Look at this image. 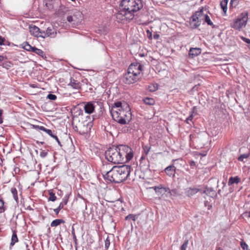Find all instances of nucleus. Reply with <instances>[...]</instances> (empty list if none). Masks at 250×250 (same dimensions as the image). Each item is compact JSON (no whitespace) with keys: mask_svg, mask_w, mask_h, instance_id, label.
<instances>
[{"mask_svg":"<svg viewBox=\"0 0 250 250\" xmlns=\"http://www.w3.org/2000/svg\"><path fill=\"white\" fill-rule=\"evenodd\" d=\"M142 7L141 0H122L119 4V9L124 10L128 13L129 20H132L134 13Z\"/></svg>","mask_w":250,"mask_h":250,"instance_id":"obj_3","label":"nucleus"},{"mask_svg":"<svg viewBox=\"0 0 250 250\" xmlns=\"http://www.w3.org/2000/svg\"><path fill=\"white\" fill-rule=\"evenodd\" d=\"M216 250H223L221 248L219 247V248H218Z\"/></svg>","mask_w":250,"mask_h":250,"instance_id":"obj_63","label":"nucleus"},{"mask_svg":"<svg viewBox=\"0 0 250 250\" xmlns=\"http://www.w3.org/2000/svg\"><path fill=\"white\" fill-rule=\"evenodd\" d=\"M194 14L198 17V20H199V21H201L204 20V16H205L206 15L203 13L202 9H201L200 11H196L195 12Z\"/></svg>","mask_w":250,"mask_h":250,"instance_id":"obj_26","label":"nucleus"},{"mask_svg":"<svg viewBox=\"0 0 250 250\" xmlns=\"http://www.w3.org/2000/svg\"><path fill=\"white\" fill-rule=\"evenodd\" d=\"M38 37H41L43 38H45L48 37L47 36V34H46V31H45L44 30H40L39 36H38Z\"/></svg>","mask_w":250,"mask_h":250,"instance_id":"obj_42","label":"nucleus"},{"mask_svg":"<svg viewBox=\"0 0 250 250\" xmlns=\"http://www.w3.org/2000/svg\"><path fill=\"white\" fill-rule=\"evenodd\" d=\"M158 86L156 83H151L148 86V90L150 92H154L158 89Z\"/></svg>","mask_w":250,"mask_h":250,"instance_id":"obj_29","label":"nucleus"},{"mask_svg":"<svg viewBox=\"0 0 250 250\" xmlns=\"http://www.w3.org/2000/svg\"><path fill=\"white\" fill-rule=\"evenodd\" d=\"M29 29L31 34L36 37L39 36L41 29L39 27L36 26H30Z\"/></svg>","mask_w":250,"mask_h":250,"instance_id":"obj_21","label":"nucleus"},{"mask_svg":"<svg viewBox=\"0 0 250 250\" xmlns=\"http://www.w3.org/2000/svg\"><path fill=\"white\" fill-rule=\"evenodd\" d=\"M68 85L72 86L73 88L77 89L80 88L81 87L80 83L77 81L72 79H71L70 82Z\"/></svg>","mask_w":250,"mask_h":250,"instance_id":"obj_24","label":"nucleus"},{"mask_svg":"<svg viewBox=\"0 0 250 250\" xmlns=\"http://www.w3.org/2000/svg\"><path fill=\"white\" fill-rule=\"evenodd\" d=\"M2 66L3 68L8 69L11 67L12 63L10 62H4V63H3Z\"/></svg>","mask_w":250,"mask_h":250,"instance_id":"obj_37","label":"nucleus"},{"mask_svg":"<svg viewBox=\"0 0 250 250\" xmlns=\"http://www.w3.org/2000/svg\"><path fill=\"white\" fill-rule=\"evenodd\" d=\"M250 156V152L249 151L248 153H244L241 154L239 157L238 158V160L241 162H245L244 160L245 159H247Z\"/></svg>","mask_w":250,"mask_h":250,"instance_id":"obj_30","label":"nucleus"},{"mask_svg":"<svg viewBox=\"0 0 250 250\" xmlns=\"http://www.w3.org/2000/svg\"><path fill=\"white\" fill-rule=\"evenodd\" d=\"M95 109V106L92 103L89 102L86 104L84 106V109L86 113L91 114L93 112Z\"/></svg>","mask_w":250,"mask_h":250,"instance_id":"obj_17","label":"nucleus"},{"mask_svg":"<svg viewBox=\"0 0 250 250\" xmlns=\"http://www.w3.org/2000/svg\"><path fill=\"white\" fill-rule=\"evenodd\" d=\"M112 167L111 164L108 162H104L103 163L100 170L104 179L107 180L108 178V174L110 172V170Z\"/></svg>","mask_w":250,"mask_h":250,"instance_id":"obj_9","label":"nucleus"},{"mask_svg":"<svg viewBox=\"0 0 250 250\" xmlns=\"http://www.w3.org/2000/svg\"><path fill=\"white\" fill-rule=\"evenodd\" d=\"M44 2L48 8L51 9L54 7L56 5V1L55 0H44Z\"/></svg>","mask_w":250,"mask_h":250,"instance_id":"obj_23","label":"nucleus"},{"mask_svg":"<svg viewBox=\"0 0 250 250\" xmlns=\"http://www.w3.org/2000/svg\"><path fill=\"white\" fill-rule=\"evenodd\" d=\"M125 220L132 219L133 221H135L136 219V216L134 214H130L125 217Z\"/></svg>","mask_w":250,"mask_h":250,"instance_id":"obj_38","label":"nucleus"},{"mask_svg":"<svg viewBox=\"0 0 250 250\" xmlns=\"http://www.w3.org/2000/svg\"><path fill=\"white\" fill-rule=\"evenodd\" d=\"M201 192L202 194L204 193L211 198H214L217 196V193L212 188H206L203 192L201 191Z\"/></svg>","mask_w":250,"mask_h":250,"instance_id":"obj_13","label":"nucleus"},{"mask_svg":"<svg viewBox=\"0 0 250 250\" xmlns=\"http://www.w3.org/2000/svg\"><path fill=\"white\" fill-rule=\"evenodd\" d=\"M140 167L144 171L148 170L149 167V162L148 159H146L144 156H142L140 160Z\"/></svg>","mask_w":250,"mask_h":250,"instance_id":"obj_10","label":"nucleus"},{"mask_svg":"<svg viewBox=\"0 0 250 250\" xmlns=\"http://www.w3.org/2000/svg\"><path fill=\"white\" fill-rule=\"evenodd\" d=\"M204 20L205 22H206L208 25L212 26V27H214V25L213 24V22L210 20L209 17L208 15H207V14L205 16H204Z\"/></svg>","mask_w":250,"mask_h":250,"instance_id":"obj_32","label":"nucleus"},{"mask_svg":"<svg viewBox=\"0 0 250 250\" xmlns=\"http://www.w3.org/2000/svg\"><path fill=\"white\" fill-rule=\"evenodd\" d=\"M116 18L118 20V21H122L125 20H129L128 19V13L124 10L120 9L116 15Z\"/></svg>","mask_w":250,"mask_h":250,"instance_id":"obj_12","label":"nucleus"},{"mask_svg":"<svg viewBox=\"0 0 250 250\" xmlns=\"http://www.w3.org/2000/svg\"><path fill=\"white\" fill-rule=\"evenodd\" d=\"M125 104L126 103L125 102L123 103L120 101L116 102L113 105L111 110H112L113 108H114V110L119 111V109L122 110L123 109H125V106H123L125 105Z\"/></svg>","mask_w":250,"mask_h":250,"instance_id":"obj_19","label":"nucleus"},{"mask_svg":"<svg viewBox=\"0 0 250 250\" xmlns=\"http://www.w3.org/2000/svg\"><path fill=\"white\" fill-rule=\"evenodd\" d=\"M45 31L48 37L54 38L57 36V30L53 26L48 27Z\"/></svg>","mask_w":250,"mask_h":250,"instance_id":"obj_16","label":"nucleus"},{"mask_svg":"<svg viewBox=\"0 0 250 250\" xmlns=\"http://www.w3.org/2000/svg\"><path fill=\"white\" fill-rule=\"evenodd\" d=\"M63 208V203H61L60 204L59 207L57 208L54 209V211L55 212L56 214L58 215L59 214L60 210L61 209Z\"/></svg>","mask_w":250,"mask_h":250,"instance_id":"obj_34","label":"nucleus"},{"mask_svg":"<svg viewBox=\"0 0 250 250\" xmlns=\"http://www.w3.org/2000/svg\"><path fill=\"white\" fill-rule=\"evenodd\" d=\"M244 215L245 216H247L249 218H250V212H245L244 213Z\"/></svg>","mask_w":250,"mask_h":250,"instance_id":"obj_58","label":"nucleus"},{"mask_svg":"<svg viewBox=\"0 0 250 250\" xmlns=\"http://www.w3.org/2000/svg\"><path fill=\"white\" fill-rule=\"evenodd\" d=\"M165 171L169 176L174 177L175 174V167L173 165L169 166L165 168Z\"/></svg>","mask_w":250,"mask_h":250,"instance_id":"obj_18","label":"nucleus"},{"mask_svg":"<svg viewBox=\"0 0 250 250\" xmlns=\"http://www.w3.org/2000/svg\"><path fill=\"white\" fill-rule=\"evenodd\" d=\"M160 37V35L158 34H155L154 35H153V38L155 40H157Z\"/></svg>","mask_w":250,"mask_h":250,"instance_id":"obj_57","label":"nucleus"},{"mask_svg":"<svg viewBox=\"0 0 250 250\" xmlns=\"http://www.w3.org/2000/svg\"><path fill=\"white\" fill-rule=\"evenodd\" d=\"M23 44V48L25 50L30 51V50L32 49V46H31L29 44H28V42H24Z\"/></svg>","mask_w":250,"mask_h":250,"instance_id":"obj_36","label":"nucleus"},{"mask_svg":"<svg viewBox=\"0 0 250 250\" xmlns=\"http://www.w3.org/2000/svg\"><path fill=\"white\" fill-rule=\"evenodd\" d=\"M200 191V189L196 187H190L187 188L185 189V194L188 197H190L196 194Z\"/></svg>","mask_w":250,"mask_h":250,"instance_id":"obj_14","label":"nucleus"},{"mask_svg":"<svg viewBox=\"0 0 250 250\" xmlns=\"http://www.w3.org/2000/svg\"><path fill=\"white\" fill-rule=\"evenodd\" d=\"M47 98L51 100H55L57 99V96L52 94H49L47 95Z\"/></svg>","mask_w":250,"mask_h":250,"instance_id":"obj_49","label":"nucleus"},{"mask_svg":"<svg viewBox=\"0 0 250 250\" xmlns=\"http://www.w3.org/2000/svg\"><path fill=\"white\" fill-rule=\"evenodd\" d=\"M65 222L63 219H55L53 220L50 224L51 227H57L59 226L61 223H64Z\"/></svg>","mask_w":250,"mask_h":250,"instance_id":"obj_27","label":"nucleus"},{"mask_svg":"<svg viewBox=\"0 0 250 250\" xmlns=\"http://www.w3.org/2000/svg\"><path fill=\"white\" fill-rule=\"evenodd\" d=\"M143 66L139 63H131L127 69V70L137 76L140 77L141 72L142 71Z\"/></svg>","mask_w":250,"mask_h":250,"instance_id":"obj_8","label":"nucleus"},{"mask_svg":"<svg viewBox=\"0 0 250 250\" xmlns=\"http://www.w3.org/2000/svg\"><path fill=\"white\" fill-rule=\"evenodd\" d=\"M149 149H150V147L147 148V149L146 150V149H145V150L146 151V155H147V153H148L149 151Z\"/></svg>","mask_w":250,"mask_h":250,"instance_id":"obj_62","label":"nucleus"},{"mask_svg":"<svg viewBox=\"0 0 250 250\" xmlns=\"http://www.w3.org/2000/svg\"><path fill=\"white\" fill-rule=\"evenodd\" d=\"M110 240L108 237L105 239L104 241V247L106 250H107L110 246Z\"/></svg>","mask_w":250,"mask_h":250,"instance_id":"obj_41","label":"nucleus"},{"mask_svg":"<svg viewBox=\"0 0 250 250\" xmlns=\"http://www.w3.org/2000/svg\"><path fill=\"white\" fill-rule=\"evenodd\" d=\"M11 193L13 194V198L14 200L18 202V192L15 188H12L11 189Z\"/></svg>","mask_w":250,"mask_h":250,"instance_id":"obj_31","label":"nucleus"},{"mask_svg":"<svg viewBox=\"0 0 250 250\" xmlns=\"http://www.w3.org/2000/svg\"><path fill=\"white\" fill-rule=\"evenodd\" d=\"M228 0H222L220 2V6L223 11L224 12H226L227 11V5H228Z\"/></svg>","mask_w":250,"mask_h":250,"instance_id":"obj_28","label":"nucleus"},{"mask_svg":"<svg viewBox=\"0 0 250 250\" xmlns=\"http://www.w3.org/2000/svg\"><path fill=\"white\" fill-rule=\"evenodd\" d=\"M196 109V107L194 106L192 111L191 112L190 115L187 118V120L191 121L193 119V113L194 112V110Z\"/></svg>","mask_w":250,"mask_h":250,"instance_id":"obj_50","label":"nucleus"},{"mask_svg":"<svg viewBox=\"0 0 250 250\" xmlns=\"http://www.w3.org/2000/svg\"><path fill=\"white\" fill-rule=\"evenodd\" d=\"M36 54L39 55V56L43 57V56L45 55L44 52L42 51L41 49L37 48V50H35V53Z\"/></svg>","mask_w":250,"mask_h":250,"instance_id":"obj_39","label":"nucleus"},{"mask_svg":"<svg viewBox=\"0 0 250 250\" xmlns=\"http://www.w3.org/2000/svg\"><path fill=\"white\" fill-rule=\"evenodd\" d=\"M201 52V49L198 48H191L189 51V55L192 58L199 55Z\"/></svg>","mask_w":250,"mask_h":250,"instance_id":"obj_20","label":"nucleus"},{"mask_svg":"<svg viewBox=\"0 0 250 250\" xmlns=\"http://www.w3.org/2000/svg\"><path fill=\"white\" fill-rule=\"evenodd\" d=\"M67 201L68 200L66 197L63 199V202L62 203H63V206L67 204Z\"/></svg>","mask_w":250,"mask_h":250,"instance_id":"obj_55","label":"nucleus"},{"mask_svg":"<svg viewBox=\"0 0 250 250\" xmlns=\"http://www.w3.org/2000/svg\"><path fill=\"white\" fill-rule=\"evenodd\" d=\"M240 181V178L237 176L235 177H230L229 180L228 185L230 186L234 184H238Z\"/></svg>","mask_w":250,"mask_h":250,"instance_id":"obj_22","label":"nucleus"},{"mask_svg":"<svg viewBox=\"0 0 250 250\" xmlns=\"http://www.w3.org/2000/svg\"><path fill=\"white\" fill-rule=\"evenodd\" d=\"M146 34H147V37H148V38L149 39H152V32L151 31H150L149 30H147V31H146Z\"/></svg>","mask_w":250,"mask_h":250,"instance_id":"obj_52","label":"nucleus"},{"mask_svg":"<svg viewBox=\"0 0 250 250\" xmlns=\"http://www.w3.org/2000/svg\"><path fill=\"white\" fill-rule=\"evenodd\" d=\"M144 101L145 104L148 105H153L155 103L154 99L150 98H146Z\"/></svg>","mask_w":250,"mask_h":250,"instance_id":"obj_33","label":"nucleus"},{"mask_svg":"<svg viewBox=\"0 0 250 250\" xmlns=\"http://www.w3.org/2000/svg\"><path fill=\"white\" fill-rule=\"evenodd\" d=\"M248 20V12L245 11L242 12L231 23V27L235 30L240 31L242 28L246 26Z\"/></svg>","mask_w":250,"mask_h":250,"instance_id":"obj_6","label":"nucleus"},{"mask_svg":"<svg viewBox=\"0 0 250 250\" xmlns=\"http://www.w3.org/2000/svg\"><path fill=\"white\" fill-rule=\"evenodd\" d=\"M31 126H32V128H33L34 129H35L37 130H42V128H44V127H43L42 126H39L38 125H31Z\"/></svg>","mask_w":250,"mask_h":250,"instance_id":"obj_48","label":"nucleus"},{"mask_svg":"<svg viewBox=\"0 0 250 250\" xmlns=\"http://www.w3.org/2000/svg\"><path fill=\"white\" fill-rule=\"evenodd\" d=\"M47 154H48L47 151H45V150H41V152H40V156L42 158H45V157H46Z\"/></svg>","mask_w":250,"mask_h":250,"instance_id":"obj_46","label":"nucleus"},{"mask_svg":"<svg viewBox=\"0 0 250 250\" xmlns=\"http://www.w3.org/2000/svg\"><path fill=\"white\" fill-rule=\"evenodd\" d=\"M37 48L35 47H32V49L30 50V51L35 53V50H37Z\"/></svg>","mask_w":250,"mask_h":250,"instance_id":"obj_60","label":"nucleus"},{"mask_svg":"<svg viewBox=\"0 0 250 250\" xmlns=\"http://www.w3.org/2000/svg\"><path fill=\"white\" fill-rule=\"evenodd\" d=\"M240 38L244 42H246L248 44V45L250 46V39L246 38L243 36H241Z\"/></svg>","mask_w":250,"mask_h":250,"instance_id":"obj_51","label":"nucleus"},{"mask_svg":"<svg viewBox=\"0 0 250 250\" xmlns=\"http://www.w3.org/2000/svg\"><path fill=\"white\" fill-rule=\"evenodd\" d=\"M48 200L51 201H55L56 200V196L53 192H49V197Z\"/></svg>","mask_w":250,"mask_h":250,"instance_id":"obj_35","label":"nucleus"},{"mask_svg":"<svg viewBox=\"0 0 250 250\" xmlns=\"http://www.w3.org/2000/svg\"><path fill=\"white\" fill-rule=\"evenodd\" d=\"M42 131L45 132L46 133H47L48 135H49L51 137H52L53 135V134L52 133V131L51 129H47L46 128H42Z\"/></svg>","mask_w":250,"mask_h":250,"instance_id":"obj_47","label":"nucleus"},{"mask_svg":"<svg viewBox=\"0 0 250 250\" xmlns=\"http://www.w3.org/2000/svg\"><path fill=\"white\" fill-rule=\"evenodd\" d=\"M189 165L192 167L195 166V162L193 161H191L189 162Z\"/></svg>","mask_w":250,"mask_h":250,"instance_id":"obj_59","label":"nucleus"},{"mask_svg":"<svg viewBox=\"0 0 250 250\" xmlns=\"http://www.w3.org/2000/svg\"><path fill=\"white\" fill-rule=\"evenodd\" d=\"M5 211L4 208V201L0 199V213L3 212Z\"/></svg>","mask_w":250,"mask_h":250,"instance_id":"obj_40","label":"nucleus"},{"mask_svg":"<svg viewBox=\"0 0 250 250\" xmlns=\"http://www.w3.org/2000/svg\"><path fill=\"white\" fill-rule=\"evenodd\" d=\"M241 248L244 250H248L249 247H248V245L243 241H242L241 242Z\"/></svg>","mask_w":250,"mask_h":250,"instance_id":"obj_45","label":"nucleus"},{"mask_svg":"<svg viewBox=\"0 0 250 250\" xmlns=\"http://www.w3.org/2000/svg\"><path fill=\"white\" fill-rule=\"evenodd\" d=\"M5 39L2 37L0 36V45H1L3 44V42Z\"/></svg>","mask_w":250,"mask_h":250,"instance_id":"obj_56","label":"nucleus"},{"mask_svg":"<svg viewBox=\"0 0 250 250\" xmlns=\"http://www.w3.org/2000/svg\"><path fill=\"white\" fill-rule=\"evenodd\" d=\"M201 23V21L198 20V17L194 14L190 19V25L193 29L199 27Z\"/></svg>","mask_w":250,"mask_h":250,"instance_id":"obj_11","label":"nucleus"},{"mask_svg":"<svg viewBox=\"0 0 250 250\" xmlns=\"http://www.w3.org/2000/svg\"><path fill=\"white\" fill-rule=\"evenodd\" d=\"M131 167L127 165L113 166L108 174L107 180L115 183H120L126 180L130 172Z\"/></svg>","mask_w":250,"mask_h":250,"instance_id":"obj_2","label":"nucleus"},{"mask_svg":"<svg viewBox=\"0 0 250 250\" xmlns=\"http://www.w3.org/2000/svg\"><path fill=\"white\" fill-rule=\"evenodd\" d=\"M106 159L113 164L124 163L130 161L133 157L131 148L126 145L112 146L105 152Z\"/></svg>","mask_w":250,"mask_h":250,"instance_id":"obj_1","label":"nucleus"},{"mask_svg":"<svg viewBox=\"0 0 250 250\" xmlns=\"http://www.w3.org/2000/svg\"><path fill=\"white\" fill-rule=\"evenodd\" d=\"M52 137L54 138L57 141V142H58V144L60 146H61V142H60L58 137L56 135L53 134Z\"/></svg>","mask_w":250,"mask_h":250,"instance_id":"obj_53","label":"nucleus"},{"mask_svg":"<svg viewBox=\"0 0 250 250\" xmlns=\"http://www.w3.org/2000/svg\"><path fill=\"white\" fill-rule=\"evenodd\" d=\"M73 124H75L76 130L81 134H84L89 131L92 126L90 121L84 120L82 117H76L73 119Z\"/></svg>","mask_w":250,"mask_h":250,"instance_id":"obj_5","label":"nucleus"},{"mask_svg":"<svg viewBox=\"0 0 250 250\" xmlns=\"http://www.w3.org/2000/svg\"><path fill=\"white\" fill-rule=\"evenodd\" d=\"M18 242V238L17 235L16 231H13V234L11 237V242L10 243V245L11 246H13L15 244Z\"/></svg>","mask_w":250,"mask_h":250,"instance_id":"obj_25","label":"nucleus"},{"mask_svg":"<svg viewBox=\"0 0 250 250\" xmlns=\"http://www.w3.org/2000/svg\"><path fill=\"white\" fill-rule=\"evenodd\" d=\"M230 4L231 7H235L238 4V0H231Z\"/></svg>","mask_w":250,"mask_h":250,"instance_id":"obj_43","label":"nucleus"},{"mask_svg":"<svg viewBox=\"0 0 250 250\" xmlns=\"http://www.w3.org/2000/svg\"><path fill=\"white\" fill-rule=\"evenodd\" d=\"M67 20L69 22H71L74 21L73 17L71 16H69L67 17Z\"/></svg>","mask_w":250,"mask_h":250,"instance_id":"obj_54","label":"nucleus"},{"mask_svg":"<svg viewBox=\"0 0 250 250\" xmlns=\"http://www.w3.org/2000/svg\"><path fill=\"white\" fill-rule=\"evenodd\" d=\"M139 79L140 77L136 74L135 75L127 70L123 77V82L126 84H130L136 83Z\"/></svg>","mask_w":250,"mask_h":250,"instance_id":"obj_7","label":"nucleus"},{"mask_svg":"<svg viewBox=\"0 0 250 250\" xmlns=\"http://www.w3.org/2000/svg\"><path fill=\"white\" fill-rule=\"evenodd\" d=\"M150 188L153 189L157 193L162 194V190H163L165 192H168L169 193H171V191H170L168 188L164 187L162 185H160L157 187L154 186Z\"/></svg>","mask_w":250,"mask_h":250,"instance_id":"obj_15","label":"nucleus"},{"mask_svg":"<svg viewBox=\"0 0 250 250\" xmlns=\"http://www.w3.org/2000/svg\"><path fill=\"white\" fill-rule=\"evenodd\" d=\"M221 189H219L218 191V193L219 194H220L221 193Z\"/></svg>","mask_w":250,"mask_h":250,"instance_id":"obj_64","label":"nucleus"},{"mask_svg":"<svg viewBox=\"0 0 250 250\" xmlns=\"http://www.w3.org/2000/svg\"><path fill=\"white\" fill-rule=\"evenodd\" d=\"M188 241L186 240L183 243V244L181 246V247L180 248V250H186L187 247H188Z\"/></svg>","mask_w":250,"mask_h":250,"instance_id":"obj_44","label":"nucleus"},{"mask_svg":"<svg viewBox=\"0 0 250 250\" xmlns=\"http://www.w3.org/2000/svg\"><path fill=\"white\" fill-rule=\"evenodd\" d=\"M4 60V57L2 55H0V62L3 61Z\"/></svg>","mask_w":250,"mask_h":250,"instance_id":"obj_61","label":"nucleus"},{"mask_svg":"<svg viewBox=\"0 0 250 250\" xmlns=\"http://www.w3.org/2000/svg\"><path fill=\"white\" fill-rule=\"evenodd\" d=\"M125 109H119V111L113 108L110 110L111 116L114 121L121 125L128 124L131 120V112L129 105L125 104Z\"/></svg>","mask_w":250,"mask_h":250,"instance_id":"obj_4","label":"nucleus"}]
</instances>
